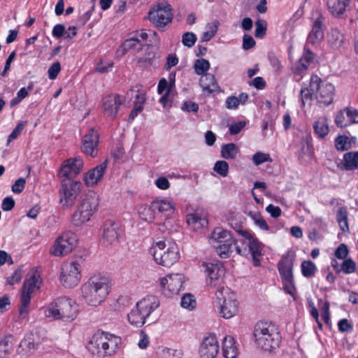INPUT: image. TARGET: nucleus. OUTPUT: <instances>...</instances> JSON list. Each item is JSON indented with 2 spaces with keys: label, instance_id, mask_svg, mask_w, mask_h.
Wrapping results in <instances>:
<instances>
[{
  "label": "nucleus",
  "instance_id": "1",
  "mask_svg": "<svg viewBox=\"0 0 358 358\" xmlns=\"http://www.w3.org/2000/svg\"><path fill=\"white\" fill-rule=\"evenodd\" d=\"M110 280L100 275H94L82 286V297L90 306H97L110 292Z\"/></svg>",
  "mask_w": 358,
  "mask_h": 358
},
{
  "label": "nucleus",
  "instance_id": "2",
  "mask_svg": "<svg viewBox=\"0 0 358 358\" xmlns=\"http://www.w3.org/2000/svg\"><path fill=\"white\" fill-rule=\"evenodd\" d=\"M253 336L257 346L269 352L278 348L281 341L276 327L268 322H258L254 327Z\"/></svg>",
  "mask_w": 358,
  "mask_h": 358
},
{
  "label": "nucleus",
  "instance_id": "3",
  "mask_svg": "<svg viewBox=\"0 0 358 358\" xmlns=\"http://www.w3.org/2000/svg\"><path fill=\"white\" fill-rule=\"evenodd\" d=\"M78 312L76 302L67 297H59L51 302L45 310L48 317L70 322L77 317Z\"/></svg>",
  "mask_w": 358,
  "mask_h": 358
},
{
  "label": "nucleus",
  "instance_id": "4",
  "mask_svg": "<svg viewBox=\"0 0 358 358\" xmlns=\"http://www.w3.org/2000/svg\"><path fill=\"white\" fill-rule=\"evenodd\" d=\"M99 203V196L93 192L82 196L77 204L76 210L72 215V224L76 227H81L89 222L97 210Z\"/></svg>",
  "mask_w": 358,
  "mask_h": 358
},
{
  "label": "nucleus",
  "instance_id": "5",
  "mask_svg": "<svg viewBox=\"0 0 358 358\" xmlns=\"http://www.w3.org/2000/svg\"><path fill=\"white\" fill-rule=\"evenodd\" d=\"M159 301L155 296L149 295L137 302L127 315L129 322L136 327H141L145 320L159 306Z\"/></svg>",
  "mask_w": 358,
  "mask_h": 358
},
{
  "label": "nucleus",
  "instance_id": "6",
  "mask_svg": "<svg viewBox=\"0 0 358 358\" xmlns=\"http://www.w3.org/2000/svg\"><path fill=\"white\" fill-rule=\"evenodd\" d=\"M150 253L155 262L159 265L170 267L180 258L179 248L176 243L160 241L150 249Z\"/></svg>",
  "mask_w": 358,
  "mask_h": 358
},
{
  "label": "nucleus",
  "instance_id": "7",
  "mask_svg": "<svg viewBox=\"0 0 358 358\" xmlns=\"http://www.w3.org/2000/svg\"><path fill=\"white\" fill-rule=\"evenodd\" d=\"M216 306L219 310L220 316L230 319L238 312L239 303L236 294L228 287H220L215 292Z\"/></svg>",
  "mask_w": 358,
  "mask_h": 358
},
{
  "label": "nucleus",
  "instance_id": "8",
  "mask_svg": "<svg viewBox=\"0 0 358 358\" xmlns=\"http://www.w3.org/2000/svg\"><path fill=\"white\" fill-rule=\"evenodd\" d=\"M41 284L42 278L39 273L35 269L30 270L22 286L20 307L21 315H26L28 313L31 296L40 289Z\"/></svg>",
  "mask_w": 358,
  "mask_h": 358
},
{
  "label": "nucleus",
  "instance_id": "9",
  "mask_svg": "<svg viewBox=\"0 0 358 358\" xmlns=\"http://www.w3.org/2000/svg\"><path fill=\"white\" fill-rule=\"evenodd\" d=\"M210 243L215 248L217 255L224 259L229 257L233 246L236 243L231 233L220 227L214 229L210 238Z\"/></svg>",
  "mask_w": 358,
  "mask_h": 358
},
{
  "label": "nucleus",
  "instance_id": "10",
  "mask_svg": "<svg viewBox=\"0 0 358 358\" xmlns=\"http://www.w3.org/2000/svg\"><path fill=\"white\" fill-rule=\"evenodd\" d=\"M241 234L245 238L243 243L244 248H241L239 246H236V252L247 258L251 257L255 266H260V259L262 255V244L254 235L247 231H241Z\"/></svg>",
  "mask_w": 358,
  "mask_h": 358
},
{
  "label": "nucleus",
  "instance_id": "11",
  "mask_svg": "<svg viewBox=\"0 0 358 358\" xmlns=\"http://www.w3.org/2000/svg\"><path fill=\"white\" fill-rule=\"evenodd\" d=\"M148 19L157 29L164 28L173 20L171 6L166 1L153 5L148 12Z\"/></svg>",
  "mask_w": 358,
  "mask_h": 358
},
{
  "label": "nucleus",
  "instance_id": "12",
  "mask_svg": "<svg viewBox=\"0 0 358 358\" xmlns=\"http://www.w3.org/2000/svg\"><path fill=\"white\" fill-rule=\"evenodd\" d=\"M311 87H316L315 97L320 106H327L333 102L334 86L329 83H322L317 75L311 76Z\"/></svg>",
  "mask_w": 358,
  "mask_h": 358
},
{
  "label": "nucleus",
  "instance_id": "13",
  "mask_svg": "<svg viewBox=\"0 0 358 358\" xmlns=\"http://www.w3.org/2000/svg\"><path fill=\"white\" fill-rule=\"evenodd\" d=\"M78 241V236L74 232L71 231H65L55 240L51 254L55 257L66 255L75 248Z\"/></svg>",
  "mask_w": 358,
  "mask_h": 358
},
{
  "label": "nucleus",
  "instance_id": "14",
  "mask_svg": "<svg viewBox=\"0 0 358 358\" xmlns=\"http://www.w3.org/2000/svg\"><path fill=\"white\" fill-rule=\"evenodd\" d=\"M120 341V338L114 335L106 332H98L93 336L91 343L98 349V352L106 356L116 351Z\"/></svg>",
  "mask_w": 358,
  "mask_h": 358
},
{
  "label": "nucleus",
  "instance_id": "15",
  "mask_svg": "<svg viewBox=\"0 0 358 358\" xmlns=\"http://www.w3.org/2000/svg\"><path fill=\"white\" fill-rule=\"evenodd\" d=\"M81 183L69 179H64L59 189V203L63 208H71L80 192Z\"/></svg>",
  "mask_w": 358,
  "mask_h": 358
},
{
  "label": "nucleus",
  "instance_id": "16",
  "mask_svg": "<svg viewBox=\"0 0 358 358\" xmlns=\"http://www.w3.org/2000/svg\"><path fill=\"white\" fill-rule=\"evenodd\" d=\"M81 264L78 261L65 262L61 268L60 280L65 287L76 286L81 279Z\"/></svg>",
  "mask_w": 358,
  "mask_h": 358
},
{
  "label": "nucleus",
  "instance_id": "17",
  "mask_svg": "<svg viewBox=\"0 0 358 358\" xmlns=\"http://www.w3.org/2000/svg\"><path fill=\"white\" fill-rule=\"evenodd\" d=\"M174 210L175 204L171 199H155L148 208L144 209L142 216L145 220L152 222L156 212L168 216L173 214Z\"/></svg>",
  "mask_w": 358,
  "mask_h": 358
},
{
  "label": "nucleus",
  "instance_id": "18",
  "mask_svg": "<svg viewBox=\"0 0 358 358\" xmlns=\"http://www.w3.org/2000/svg\"><path fill=\"white\" fill-rule=\"evenodd\" d=\"M185 277L181 273H171L159 279L163 293L167 296L178 294L182 287Z\"/></svg>",
  "mask_w": 358,
  "mask_h": 358
},
{
  "label": "nucleus",
  "instance_id": "19",
  "mask_svg": "<svg viewBox=\"0 0 358 358\" xmlns=\"http://www.w3.org/2000/svg\"><path fill=\"white\" fill-rule=\"evenodd\" d=\"M99 134L94 127L90 128L81 141V150L86 155L96 157L98 155Z\"/></svg>",
  "mask_w": 358,
  "mask_h": 358
},
{
  "label": "nucleus",
  "instance_id": "20",
  "mask_svg": "<svg viewBox=\"0 0 358 358\" xmlns=\"http://www.w3.org/2000/svg\"><path fill=\"white\" fill-rule=\"evenodd\" d=\"M205 273L208 276L207 283L212 287L220 286L224 269L221 263H206L203 264Z\"/></svg>",
  "mask_w": 358,
  "mask_h": 358
},
{
  "label": "nucleus",
  "instance_id": "21",
  "mask_svg": "<svg viewBox=\"0 0 358 358\" xmlns=\"http://www.w3.org/2000/svg\"><path fill=\"white\" fill-rule=\"evenodd\" d=\"M124 103V98L117 94H111L102 99V108L105 115L114 118L120 106Z\"/></svg>",
  "mask_w": 358,
  "mask_h": 358
},
{
  "label": "nucleus",
  "instance_id": "22",
  "mask_svg": "<svg viewBox=\"0 0 358 358\" xmlns=\"http://www.w3.org/2000/svg\"><path fill=\"white\" fill-rule=\"evenodd\" d=\"M219 344L215 335L204 337L199 347L201 358H215L219 352Z\"/></svg>",
  "mask_w": 358,
  "mask_h": 358
},
{
  "label": "nucleus",
  "instance_id": "23",
  "mask_svg": "<svg viewBox=\"0 0 358 358\" xmlns=\"http://www.w3.org/2000/svg\"><path fill=\"white\" fill-rule=\"evenodd\" d=\"M83 162L80 158L69 159L66 160L60 169L59 175L65 179L71 180L81 171Z\"/></svg>",
  "mask_w": 358,
  "mask_h": 358
},
{
  "label": "nucleus",
  "instance_id": "24",
  "mask_svg": "<svg viewBox=\"0 0 358 358\" xmlns=\"http://www.w3.org/2000/svg\"><path fill=\"white\" fill-rule=\"evenodd\" d=\"M108 166V160L106 159L101 164L88 171L85 174V182L87 187H93L102 179Z\"/></svg>",
  "mask_w": 358,
  "mask_h": 358
},
{
  "label": "nucleus",
  "instance_id": "25",
  "mask_svg": "<svg viewBox=\"0 0 358 358\" xmlns=\"http://www.w3.org/2000/svg\"><path fill=\"white\" fill-rule=\"evenodd\" d=\"M120 229L118 224L111 221L103 226V241L106 245H115L119 241Z\"/></svg>",
  "mask_w": 358,
  "mask_h": 358
},
{
  "label": "nucleus",
  "instance_id": "26",
  "mask_svg": "<svg viewBox=\"0 0 358 358\" xmlns=\"http://www.w3.org/2000/svg\"><path fill=\"white\" fill-rule=\"evenodd\" d=\"M294 257L292 254L287 253L283 255L278 264V268L282 280L294 278L292 268Z\"/></svg>",
  "mask_w": 358,
  "mask_h": 358
},
{
  "label": "nucleus",
  "instance_id": "27",
  "mask_svg": "<svg viewBox=\"0 0 358 358\" xmlns=\"http://www.w3.org/2000/svg\"><path fill=\"white\" fill-rule=\"evenodd\" d=\"M200 86L202 88L203 93L209 96L214 92H219L220 90L215 76L210 73H205L201 76L199 80Z\"/></svg>",
  "mask_w": 358,
  "mask_h": 358
},
{
  "label": "nucleus",
  "instance_id": "28",
  "mask_svg": "<svg viewBox=\"0 0 358 358\" xmlns=\"http://www.w3.org/2000/svg\"><path fill=\"white\" fill-rule=\"evenodd\" d=\"M324 38L323 19L320 15L314 21L312 30L308 34L307 41L315 44Z\"/></svg>",
  "mask_w": 358,
  "mask_h": 358
},
{
  "label": "nucleus",
  "instance_id": "29",
  "mask_svg": "<svg viewBox=\"0 0 358 358\" xmlns=\"http://www.w3.org/2000/svg\"><path fill=\"white\" fill-rule=\"evenodd\" d=\"M222 353L225 358H236L238 355V348L234 338L231 336H226L222 342Z\"/></svg>",
  "mask_w": 358,
  "mask_h": 358
},
{
  "label": "nucleus",
  "instance_id": "30",
  "mask_svg": "<svg viewBox=\"0 0 358 358\" xmlns=\"http://www.w3.org/2000/svg\"><path fill=\"white\" fill-rule=\"evenodd\" d=\"M329 45L335 50L343 47L345 41L344 34L337 28L331 29L327 35Z\"/></svg>",
  "mask_w": 358,
  "mask_h": 358
},
{
  "label": "nucleus",
  "instance_id": "31",
  "mask_svg": "<svg viewBox=\"0 0 358 358\" xmlns=\"http://www.w3.org/2000/svg\"><path fill=\"white\" fill-rule=\"evenodd\" d=\"M341 169L354 171L358 169V151H351L343 155Z\"/></svg>",
  "mask_w": 358,
  "mask_h": 358
},
{
  "label": "nucleus",
  "instance_id": "32",
  "mask_svg": "<svg viewBox=\"0 0 358 358\" xmlns=\"http://www.w3.org/2000/svg\"><path fill=\"white\" fill-rule=\"evenodd\" d=\"M349 3V0H328L327 6L333 15L339 16L345 13Z\"/></svg>",
  "mask_w": 358,
  "mask_h": 358
},
{
  "label": "nucleus",
  "instance_id": "33",
  "mask_svg": "<svg viewBox=\"0 0 358 358\" xmlns=\"http://www.w3.org/2000/svg\"><path fill=\"white\" fill-rule=\"evenodd\" d=\"M38 346L32 335L27 336L20 343L18 352L20 354L29 355L32 353Z\"/></svg>",
  "mask_w": 358,
  "mask_h": 358
},
{
  "label": "nucleus",
  "instance_id": "34",
  "mask_svg": "<svg viewBox=\"0 0 358 358\" xmlns=\"http://www.w3.org/2000/svg\"><path fill=\"white\" fill-rule=\"evenodd\" d=\"M313 129L319 138H324L329 132L328 121L326 117H320L313 124Z\"/></svg>",
  "mask_w": 358,
  "mask_h": 358
},
{
  "label": "nucleus",
  "instance_id": "35",
  "mask_svg": "<svg viewBox=\"0 0 358 358\" xmlns=\"http://www.w3.org/2000/svg\"><path fill=\"white\" fill-rule=\"evenodd\" d=\"M187 224L194 229L204 227L208 224V220L206 217L198 213H194L187 215Z\"/></svg>",
  "mask_w": 358,
  "mask_h": 358
},
{
  "label": "nucleus",
  "instance_id": "36",
  "mask_svg": "<svg viewBox=\"0 0 358 358\" xmlns=\"http://www.w3.org/2000/svg\"><path fill=\"white\" fill-rule=\"evenodd\" d=\"M238 152V147L233 143L224 144L221 148V155L226 159H234Z\"/></svg>",
  "mask_w": 358,
  "mask_h": 358
},
{
  "label": "nucleus",
  "instance_id": "37",
  "mask_svg": "<svg viewBox=\"0 0 358 358\" xmlns=\"http://www.w3.org/2000/svg\"><path fill=\"white\" fill-rule=\"evenodd\" d=\"M12 336L0 340V358H8L13 350Z\"/></svg>",
  "mask_w": 358,
  "mask_h": 358
},
{
  "label": "nucleus",
  "instance_id": "38",
  "mask_svg": "<svg viewBox=\"0 0 358 358\" xmlns=\"http://www.w3.org/2000/svg\"><path fill=\"white\" fill-rule=\"evenodd\" d=\"M336 220L338 222L339 227L343 231H349L348 210L346 208H339L336 213Z\"/></svg>",
  "mask_w": 358,
  "mask_h": 358
},
{
  "label": "nucleus",
  "instance_id": "39",
  "mask_svg": "<svg viewBox=\"0 0 358 358\" xmlns=\"http://www.w3.org/2000/svg\"><path fill=\"white\" fill-rule=\"evenodd\" d=\"M158 358H182L183 352L181 350H174L164 348L157 352Z\"/></svg>",
  "mask_w": 358,
  "mask_h": 358
},
{
  "label": "nucleus",
  "instance_id": "40",
  "mask_svg": "<svg viewBox=\"0 0 358 358\" xmlns=\"http://www.w3.org/2000/svg\"><path fill=\"white\" fill-rule=\"evenodd\" d=\"M220 23L217 20H215L211 23L206 25V31H204L201 36L202 41H209L213 38L217 31V28Z\"/></svg>",
  "mask_w": 358,
  "mask_h": 358
},
{
  "label": "nucleus",
  "instance_id": "41",
  "mask_svg": "<svg viewBox=\"0 0 358 358\" xmlns=\"http://www.w3.org/2000/svg\"><path fill=\"white\" fill-rule=\"evenodd\" d=\"M316 91V87H311V79L308 87H302L301 89V100L303 106H305L308 101H311L314 92Z\"/></svg>",
  "mask_w": 358,
  "mask_h": 358
},
{
  "label": "nucleus",
  "instance_id": "42",
  "mask_svg": "<svg viewBox=\"0 0 358 358\" xmlns=\"http://www.w3.org/2000/svg\"><path fill=\"white\" fill-rule=\"evenodd\" d=\"M317 268L315 264L310 261H303L301 264V272L304 277L312 278L315 275Z\"/></svg>",
  "mask_w": 358,
  "mask_h": 358
},
{
  "label": "nucleus",
  "instance_id": "43",
  "mask_svg": "<svg viewBox=\"0 0 358 358\" xmlns=\"http://www.w3.org/2000/svg\"><path fill=\"white\" fill-rule=\"evenodd\" d=\"M210 69V63L205 59H198L194 64L195 73L199 76H203Z\"/></svg>",
  "mask_w": 358,
  "mask_h": 358
},
{
  "label": "nucleus",
  "instance_id": "44",
  "mask_svg": "<svg viewBox=\"0 0 358 358\" xmlns=\"http://www.w3.org/2000/svg\"><path fill=\"white\" fill-rule=\"evenodd\" d=\"M335 146L338 150L344 151L351 148L352 143L346 136H339L335 140Z\"/></svg>",
  "mask_w": 358,
  "mask_h": 358
},
{
  "label": "nucleus",
  "instance_id": "45",
  "mask_svg": "<svg viewBox=\"0 0 358 358\" xmlns=\"http://www.w3.org/2000/svg\"><path fill=\"white\" fill-rule=\"evenodd\" d=\"M180 305L182 308L192 310L196 308V301L192 294H185L181 299Z\"/></svg>",
  "mask_w": 358,
  "mask_h": 358
},
{
  "label": "nucleus",
  "instance_id": "46",
  "mask_svg": "<svg viewBox=\"0 0 358 358\" xmlns=\"http://www.w3.org/2000/svg\"><path fill=\"white\" fill-rule=\"evenodd\" d=\"M255 36L256 38H262L266 32L267 23L264 20H258L255 22Z\"/></svg>",
  "mask_w": 358,
  "mask_h": 358
},
{
  "label": "nucleus",
  "instance_id": "47",
  "mask_svg": "<svg viewBox=\"0 0 358 358\" xmlns=\"http://www.w3.org/2000/svg\"><path fill=\"white\" fill-rule=\"evenodd\" d=\"M213 170L222 177H226L229 173V164L225 161H217L214 166Z\"/></svg>",
  "mask_w": 358,
  "mask_h": 358
},
{
  "label": "nucleus",
  "instance_id": "48",
  "mask_svg": "<svg viewBox=\"0 0 358 358\" xmlns=\"http://www.w3.org/2000/svg\"><path fill=\"white\" fill-rule=\"evenodd\" d=\"M252 162L256 166H259L264 162H271L272 159L268 154L257 152L252 156Z\"/></svg>",
  "mask_w": 358,
  "mask_h": 358
},
{
  "label": "nucleus",
  "instance_id": "49",
  "mask_svg": "<svg viewBox=\"0 0 358 358\" xmlns=\"http://www.w3.org/2000/svg\"><path fill=\"white\" fill-rule=\"evenodd\" d=\"M341 269L345 274L352 273L356 270V264L352 259H346L342 263Z\"/></svg>",
  "mask_w": 358,
  "mask_h": 358
},
{
  "label": "nucleus",
  "instance_id": "50",
  "mask_svg": "<svg viewBox=\"0 0 358 358\" xmlns=\"http://www.w3.org/2000/svg\"><path fill=\"white\" fill-rule=\"evenodd\" d=\"M136 46H138L139 48H142V44L138 37H131L127 39L122 44V47L124 50H130Z\"/></svg>",
  "mask_w": 358,
  "mask_h": 358
},
{
  "label": "nucleus",
  "instance_id": "51",
  "mask_svg": "<svg viewBox=\"0 0 358 358\" xmlns=\"http://www.w3.org/2000/svg\"><path fill=\"white\" fill-rule=\"evenodd\" d=\"M196 41V36L192 32H186L182 36V42L185 46L192 47Z\"/></svg>",
  "mask_w": 358,
  "mask_h": 358
},
{
  "label": "nucleus",
  "instance_id": "52",
  "mask_svg": "<svg viewBox=\"0 0 358 358\" xmlns=\"http://www.w3.org/2000/svg\"><path fill=\"white\" fill-rule=\"evenodd\" d=\"M61 71V65L59 62H54L48 69V78L50 80H55L57 77L59 73Z\"/></svg>",
  "mask_w": 358,
  "mask_h": 358
},
{
  "label": "nucleus",
  "instance_id": "53",
  "mask_svg": "<svg viewBox=\"0 0 358 358\" xmlns=\"http://www.w3.org/2000/svg\"><path fill=\"white\" fill-rule=\"evenodd\" d=\"M285 291L289 295L294 296L296 287L294 283V278L282 280Z\"/></svg>",
  "mask_w": 358,
  "mask_h": 358
},
{
  "label": "nucleus",
  "instance_id": "54",
  "mask_svg": "<svg viewBox=\"0 0 358 358\" xmlns=\"http://www.w3.org/2000/svg\"><path fill=\"white\" fill-rule=\"evenodd\" d=\"M348 248L344 243H341L335 251V256L339 259H345L348 255Z\"/></svg>",
  "mask_w": 358,
  "mask_h": 358
},
{
  "label": "nucleus",
  "instance_id": "55",
  "mask_svg": "<svg viewBox=\"0 0 358 358\" xmlns=\"http://www.w3.org/2000/svg\"><path fill=\"white\" fill-rule=\"evenodd\" d=\"M256 45V42L254 38L248 34H245L243 37V48L245 50H250L254 48Z\"/></svg>",
  "mask_w": 358,
  "mask_h": 358
},
{
  "label": "nucleus",
  "instance_id": "56",
  "mask_svg": "<svg viewBox=\"0 0 358 358\" xmlns=\"http://www.w3.org/2000/svg\"><path fill=\"white\" fill-rule=\"evenodd\" d=\"M24 127V122H19L11 134L8 136V143L16 139L20 134Z\"/></svg>",
  "mask_w": 358,
  "mask_h": 358
},
{
  "label": "nucleus",
  "instance_id": "57",
  "mask_svg": "<svg viewBox=\"0 0 358 358\" xmlns=\"http://www.w3.org/2000/svg\"><path fill=\"white\" fill-rule=\"evenodd\" d=\"M140 339L138 342V346L141 349H146L150 343L149 337L143 330L139 334Z\"/></svg>",
  "mask_w": 358,
  "mask_h": 358
},
{
  "label": "nucleus",
  "instance_id": "58",
  "mask_svg": "<svg viewBox=\"0 0 358 358\" xmlns=\"http://www.w3.org/2000/svg\"><path fill=\"white\" fill-rule=\"evenodd\" d=\"M246 123L244 121L232 123L229 126V132L231 135L238 134L245 126Z\"/></svg>",
  "mask_w": 358,
  "mask_h": 358
},
{
  "label": "nucleus",
  "instance_id": "59",
  "mask_svg": "<svg viewBox=\"0 0 358 358\" xmlns=\"http://www.w3.org/2000/svg\"><path fill=\"white\" fill-rule=\"evenodd\" d=\"M145 101H146L145 93L143 91H137L136 94L135 95L134 106H140L141 108L143 110V104L145 103Z\"/></svg>",
  "mask_w": 358,
  "mask_h": 358
},
{
  "label": "nucleus",
  "instance_id": "60",
  "mask_svg": "<svg viewBox=\"0 0 358 358\" xmlns=\"http://www.w3.org/2000/svg\"><path fill=\"white\" fill-rule=\"evenodd\" d=\"M266 212L273 218H278L281 215L282 210L278 206H275L273 204H269L266 208Z\"/></svg>",
  "mask_w": 358,
  "mask_h": 358
},
{
  "label": "nucleus",
  "instance_id": "61",
  "mask_svg": "<svg viewBox=\"0 0 358 358\" xmlns=\"http://www.w3.org/2000/svg\"><path fill=\"white\" fill-rule=\"evenodd\" d=\"M25 182V180L22 178L17 179L12 185V191L16 194L21 193L24 188Z\"/></svg>",
  "mask_w": 358,
  "mask_h": 358
},
{
  "label": "nucleus",
  "instance_id": "62",
  "mask_svg": "<svg viewBox=\"0 0 358 358\" xmlns=\"http://www.w3.org/2000/svg\"><path fill=\"white\" fill-rule=\"evenodd\" d=\"M345 115L343 110H340L336 117H335V123L338 127H346L350 125L349 122L345 121Z\"/></svg>",
  "mask_w": 358,
  "mask_h": 358
},
{
  "label": "nucleus",
  "instance_id": "63",
  "mask_svg": "<svg viewBox=\"0 0 358 358\" xmlns=\"http://www.w3.org/2000/svg\"><path fill=\"white\" fill-rule=\"evenodd\" d=\"M34 89V83H29L27 87L21 88L17 93V96L21 99H24L29 95V93Z\"/></svg>",
  "mask_w": 358,
  "mask_h": 358
},
{
  "label": "nucleus",
  "instance_id": "64",
  "mask_svg": "<svg viewBox=\"0 0 358 358\" xmlns=\"http://www.w3.org/2000/svg\"><path fill=\"white\" fill-rule=\"evenodd\" d=\"M346 114L349 118V124L358 123V110L353 108H347Z\"/></svg>",
  "mask_w": 358,
  "mask_h": 358
}]
</instances>
